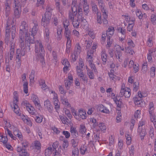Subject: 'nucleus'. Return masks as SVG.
<instances>
[{
	"label": "nucleus",
	"mask_w": 156,
	"mask_h": 156,
	"mask_svg": "<svg viewBox=\"0 0 156 156\" xmlns=\"http://www.w3.org/2000/svg\"><path fill=\"white\" fill-rule=\"evenodd\" d=\"M44 105L50 112H52L53 107L51 104L50 101L48 100H47L44 101Z\"/></svg>",
	"instance_id": "obj_16"
},
{
	"label": "nucleus",
	"mask_w": 156,
	"mask_h": 156,
	"mask_svg": "<svg viewBox=\"0 0 156 156\" xmlns=\"http://www.w3.org/2000/svg\"><path fill=\"white\" fill-rule=\"evenodd\" d=\"M97 20L98 23L101 24L102 23V20L101 13L97 14Z\"/></svg>",
	"instance_id": "obj_49"
},
{
	"label": "nucleus",
	"mask_w": 156,
	"mask_h": 156,
	"mask_svg": "<svg viewBox=\"0 0 156 156\" xmlns=\"http://www.w3.org/2000/svg\"><path fill=\"white\" fill-rule=\"evenodd\" d=\"M53 98L54 104L55 105V109L57 110L60 108V103L58 99V96L56 94H55Z\"/></svg>",
	"instance_id": "obj_11"
},
{
	"label": "nucleus",
	"mask_w": 156,
	"mask_h": 156,
	"mask_svg": "<svg viewBox=\"0 0 156 156\" xmlns=\"http://www.w3.org/2000/svg\"><path fill=\"white\" fill-rule=\"evenodd\" d=\"M35 51L36 60H40L42 65H44L45 64L44 58V50L41 41H36Z\"/></svg>",
	"instance_id": "obj_2"
},
{
	"label": "nucleus",
	"mask_w": 156,
	"mask_h": 156,
	"mask_svg": "<svg viewBox=\"0 0 156 156\" xmlns=\"http://www.w3.org/2000/svg\"><path fill=\"white\" fill-rule=\"evenodd\" d=\"M71 143L72 144L73 148L76 147L78 145V141L76 140L72 139L71 140Z\"/></svg>",
	"instance_id": "obj_48"
},
{
	"label": "nucleus",
	"mask_w": 156,
	"mask_h": 156,
	"mask_svg": "<svg viewBox=\"0 0 156 156\" xmlns=\"http://www.w3.org/2000/svg\"><path fill=\"white\" fill-rule=\"evenodd\" d=\"M61 100L62 104L66 106L69 107L70 104L69 103L68 99L66 98H65L61 96Z\"/></svg>",
	"instance_id": "obj_23"
},
{
	"label": "nucleus",
	"mask_w": 156,
	"mask_h": 156,
	"mask_svg": "<svg viewBox=\"0 0 156 156\" xmlns=\"http://www.w3.org/2000/svg\"><path fill=\"white\" fill-rule=\"evenodd\" d=\"M14 112L17 115L19 116L21 115V113L20 112V108H19L18 106L17 107V108H15V107H14Z\"/></svg>",
	"instance_id": "obj_59"
},
{
	"label": "nucleus",
	"mask_w": 156,
	"mask_h": 156,
	"mask_svg": "<svg viewBox=\"0 0 156 156\" xmlns=\"http://www.w3.org/2000/svg\"><path fill=\"white\" fill-rule=\"evenodd\" d=\"M114 34V27L109 28L107 30L106 35H112Z\"/></svg>",
	"instance_id": "obj_36"
},
{
	"label": "nucleus",
	"mask_w": 156,
	"mask_h": 156,
	"mask_svg": "<svg viewBox=\"0 0 156 156\" xmlns=\"http://www.w3.org/2000/svg\"><path fill=\"white\" fill-rule=\"evenodd\" d=\"M34 147L37 150H40L41 148V144L40 142L36 140L35 141L34 143Z\"/></svg>",
	"instance_id": "obj_37"
},
{
	"label": "nucleus",
	"mask_w": 156,
	"mask_h": 156,
	"mask_svg": "<svg viewBox=\"0 0 156 156\" xmlns=\"http://www.w3.org/2000/svg\"><path fill=\"white\" fill-rule=\"evenodd\" d=\"M78 115L83 119H85L86 118V114L84 110L80 109L79 110Z\"/></svg>",
	"instance_id": "obj_21"
},
{
	"label": "nucleus",
	"mask_w": 156,
	"mask_h": 156,
	"mask_svg": "<svg viewBox=\"0 0 156 156\" xmlns=\"http://www.w3.org/2000/svg\"><path fill=\"white\" fill-rule=\"evenodd\" d=\"M115 55L116 58L118 59H120V57L122 56V52L121 51L118 50V49L116 48L115 51Z\"/></svg>",
	"instance_id": "obj_33"
},
{
	"label": "nucleus",
	"mask_w": 156,
	"mask_h": 156,
	"mask_svg": "<svg viewBox=\"0 0 156 156\" xmlns=\"http://www.w3.org/2000/svg\"><path fill=\"white\" fill-rule=\"evenodd\" d=\"M20 28V32H21V31L23 32V33H24L25 34V42L27 44V46L29 47V50H30V45L28 44L29 40V34L28 33V25L25 21H23L22 22Z\"/></svg>",
	"instance_id": "obj_3"
},
{
	"label": "nucleus",
	"mask_w": 156,
	"mask_h": 156,
	"mask_svg": "<svg viewBox=\"0 0 156 156\" xmlns=\"http://www.w3.org/2000/svg\"><path fill=\"white\" fill-rule=\"evenodd\" d=\"M51 12H45L44 17L41 20V25L44 27L46 26L50 22L52 16Z\"/></svg>",
	"instance_id": "obj_5"
},
{
	"label": "nucleus",
	"mask_w": 156,
	"mask_h": 156,
	"mask_svg": "<svg viewBox=\"0 0 156 156\" xmlns=\"http://www.w3.org/2000/svg\"><path fill=\"white\" fill-rule=\"evenodd\" d=\"M6 129L8 134L13 140H15V139H14V138H15V137L13 135L11 131H10L9 129L7 128V127L6 128Z\"/></svg>",
	"instance_id": "obj_58"
},
{
	"label": "nucleus",
	"mask_w": 156,
	"mask_h": 156,
	"mask_svg": "<svg viewBox=\"0 0 156 156\" xmlns=\"http://www.w3.org/2000/svg\"><path fill=\"white\" fill-rule=\"evenodd\" d=\"M98 1V5L99 7H100L102 12L104 10L105 11H106V10L104 9L105 5L104 3L103 0H96Z\"/></svg>",
	"instance_id": "obj_25"
},
{
	"label": "nucleus",
	"mask_w": 156,
	"mask_h": 156,
	"mask_svg": "<svg viewBox=\"0 0 156 156\" xmlns=\"http://www.w3.org/2000/svg\"><path fill=\"white\" fill-rule=\"evenodd\" d=\"M54 152L52 151V147H48L45 151V156H50L52 152Z\"/></svg>",
	"instance_id": "obj_27"
},
{
	"label": "nucleus",
	"mask_w": 156,
	"mask_h": 156,
	"mask_svg": "<svg viewBox=\"0 0 156 156\" xmlns=\"http://www.w3.org/2000/svg\"><path fill=\"white\" fill-rule=\"evenodd\" d=\"M149 113L151 115V114L152 113L154 109V104L152 102H150L149 104Z\"/></svg>",
	"instance_id": "obj_39"
},
{
	"label": "nucleus",
	"mask_w": 156,
	"mask_h": 156,
	"mask_svg": "<svg viewBox=\"0 0 156 156\" xmlns=\"http://www.w3.org/2000/svg\"><path fill=\"white\" fill-rule=\"evenodd\" d=\"M70 131L72 135L74 138L77 137L78 136V133L75 128L71 127L70 129Z\"/></svg>",
	"instance_id": "obj_17"
},
{
	"label": "nucleus",
	"mask_w": 156,
	"mask_h": 156,
	"mask_svg": "<svg viewBox=\"0 0 156 156\" xmlns=\"http://www.w3.org/2000/svg\"><path fill=\"white\" fill-rule=\"evenodd\" d=\"M103 14L102 16L103 19L102 21L104 24H107L108 23V21L107 20L108 18V15L106 13V11H105L104 10L102 11Z\"/></svg>",
	"instance_id": "obj_20"
},
{
	"label": "nucleus",
	"mask_w": 156,
	"mask_h": 156,
	"mask_svg": "<svg viewBox=\"0 0 156 156\" xmlns=\"http://www.w3.org/2000/svg\"><path fill=\"white\" fill-rule=\"evenodd\" d=\"M37 26L38 24L37 22H36L34 23V26L32 29V35L29 36V40L28 43V45H30V44H34V36L36 34L38 30Z\"/></svg>",
	"instance_id": "obj_6"
},
{
	"label": "nucleus",
	"mask_w": 156,
	"mask_h": 156,
	"mask_svg": "<svg viewBox=\"0 0 156 156\" xmlns=\"http://www.w3.org/2000/svg\"><path fill=\"white\" fill-rule=\"evenodd\" d=\"M150 117L151 120L152 122H153L154 124H156V119L154 116L153 115L152 113L151 114V115L150 114Z\"/></svg>",
	"instance_id": "obj_61"
},
{
	"label": "nucleus",
	"mask_w": 156,
	"mask_h": 156,
	"mask_svg": "<svg viewBox=\"0 0 156 156\" xmlns=\"http://www.w3.org/2000/svg\"><path fill=\"white\" fill-rule=\"evenodd\" d=\"M151 21L153 24L156 23V16L152 15L151 17Z\"/></svg>",
	"instance_id": "obj_63"
},
{
	"label": "nucleus",
	"mask_w": 156,
	"mask_h": 156,
	"mask_svg": "<svg viewBox=\"0 0 156 156\" xmlns=\"http://www.w3.org/2000/svg\"><path fill=\"white\" fill-rule=\"evenodd\" d=\"M77 8V0H72L71 8Z\"/></svg>",
	"instance_id": "obj_51"
},
{
	"label": "nucleus",
	"mask_w": 156,
	"mask_h": 156,
	"mask_svg": "<svg viewBox=\"0 0 156 156\" xmlns=\"http://www.w3.org/2000/svg\"><path fill=\"white\" fill-rule=\"evenodd\" d=\"M35 71L32 70H31L29 78L30 81H34L35 77Z\"/></svg>",
	"instance_id": "obj_47"
},
{
	"label": "nucleus",
	"mask_w": 156,
	"mask_h": 156,
	"mask_svg": "<svg viewBox=\"0 0 156 156\" xmlns=\"http://www.w3.org/2000/svg\"><path fill=\"white\" fill-rule=\"evenodd\" d=\"M139 83L138 82H135L133 83V90L136 91L139 88Z\"/></svg>",
	"instance_id": "obj_55"
},
{
	"label": "nucleus",
	"mask_w": 156,
	"mask_h": 156,
	"mask_svg": "<svg viewBox=\"0 0 156 156\" xmlns=\"http://www.w3.org/2000/svg\"><path fill=\"white\" fill-rule=\"evenodd\" d=\"M63 24L65 29H68V26L69 25V21L66 18L64 19L63 22Z\"/></svg>",
	"instance_id": "obj_32"
},
{
	"label": "nucleus",
	"mask_w": 156,
	"mask_h": 156,
	"mask_svg": "<svg viewBox=\"0 0 156 156\" xmlns=\"http://www.w3.org/2000/svg\"><path fill=\"white\" fill-rule=\"evenodd\" d=\"M81 51V47L79 44H76L74 52L77 54H79Z\"/></svg>",
	"instance_id": "obj_30"
},
{
	"label": "nucleus",
	"mask_w": 156,
	"mask_h": 156,
	"mask_svg": "<svg viewBox=\"0 0 156 156\" xmlns=\"http://www.w3.org/2000/svg\"><path fill=\"white\" fill-rule=\"evenodd\" d=\"M137 132L140 135V136L141 140L144 139V137L146 134V130L144 128H141V127L138 126Z\"/></svg>",
	"instance_id": "obj_13"
},
{
	"label": "nucleus",
	"mask_w": 156,
	"mask_h": 156,
	"mask_svg": "<svg viewBox=\"0 0 156 156\" xmlns=\"http://www.w3.org/2000/svg\"><path fill=\"white\" fill-rule=\"evenodd\" d=\"M120 97L119 96H116V97L113 98L114 101L117 105V107L119 108L122 107L123 104L122 100L120 98Z\"/></svg>",
	"instance_id": "obj_10"
},
{
	"label": "nucleus",
	"mask_w": 156,
	"mask_h": 156,
	"mask_svg": "<svg viewBox=\"0 0 156 156\" xmlns=\"http://www.w3.org/2000/svg\"><path fill=\"white\" fill-rule=\"evenodd\" d=\"M72 156H77L79 154V150L78 148H73L72 151Z\"/></svg>",
	"instance_id": "obj_29"
},
{
	"label": "nucleus",
	"mask_w": 156,
	"mask_h": 156,
	"mask_svg": "<svg viewBox=\"0 0 156 156\" xmlns=\"http://www.w3.org/2000/svg\"><path fill=\"white\" fill-rule=\"evenodd\" d=\"M58 144L57 142H55L53 143L52 145V151H57L56 150V148L58 147Z\"/></svg>",
	"instance_id": "obj_54"
},
{
	"label": "nucleus",
	"mask_w": 156,
	"mask_h": 156,
	"mask_svg": "<svg viewBox=\"0 0 156 156\" xmlns=\"http://www.w3.org/2000/svg\"><path fill=\"white\" fill-rule=\"evenodd\" d=\"M24 35H25V34L23 33V32L21 31L19 32V42H24Z\"/></svg>",
	"instance_id": "obj_38"
},
{
	"label": "nucleus",
	"mask_w": 156,
	"mask_h": 156,
	"mask_svg": "<svg viewBox=\"0 0 156 156\" xmlns=\"http://www.w3.org/2000/svg\"><path fill=\"white\" fill-rule=\"evenodd\" d=\"M8 21H7L5 27V42L7 45L10 46L9 59L12 60L14 55V48L15 46V37L16 27L12 24V27Z\"/></svg>",
	"instance_id": "obj_1"
},
{
	"label": "nucleus",
	"mask_w": 156,
	"mask_h": 156,
	"mask_svg": "<svg viewBox=\"0 0 156 156\" xmlns=\"http://www.w3.org/2000/svg\"><path fill=\"white\" fill-rule=\"evenodd\" d=\"M20 52V49H18L16 50V63L20 65L21 62V57L23 56L22 55H21Z\"/></svg>",
	"instance_id": "obj_12"
},
{
	"label": "nucleus",
	"mask_w": 156,
	"mask_h": 156,
	"mask_svg": "<svg viewBox=\"0 0 156 156\" xmlns=\"http://www.w3.org/2000/svg\"><path fill=\"white\" fill-rule=\"evenodd\" d=\"M83 12L85 15L87 16L89 11V7L88 5L83 6Z\"/></svg>",
	"instance_id": "obj_44"
},
{
	"label": "nucleus",
	"mask_w": 156,
	"mask_h": 156,
	"mask_svg": "<svg viewBox=\"0 0 156 156\" xmlns=\"http://www.w3.org/2000/svg\"><path fill=\"white\" fill-rule=\"evenodd\" d=\"M81 19V18L77 17V19L75 18L74 20L71 21L72 22V24L75 28H79L80 22L81 20L82 21V19Z\"/></svg>",
	"instance_id": "obj_14"
},
{
	"label": "nucleus",
	"mask_w": 156,
	"mask_h": 156,
	"mask_svg": "<svg viewBox=\"0 0 156 156\" xmlns=\"http://www.w3.org/2000/svg\"><path fill=\"white\" fill-rule=\"evenodd\" d=\"M80 151L82 154L84 155L86 152H87V147L86 146L83 145L80 148Z\"/></svg>",
	"instance_id": "obj_28"
},
{
	"label": "nucleus",
	"mask_w": 156,
	"mask_h": 156,
	"mask_svg": "<svg viewBox=\"0 0 156 156\" xmlns=\"http://www.w3.org/2000/svg\"><path fill=\"white\" fill-rule=\"evenodd\" d=\"M64 35L67 39L66 44V52L69 53L70 49L71 47V41L70 40L71 32L69 28L65 29Z\"/></svg>",
	"instance_id": "obj_4"
},
{
	"label": "nucleus",
	"mask_w": 156,
	"mask_h": 156,
	"mask_svg": "<svg viewBox=\"0 0 156 156\" xmlns=\"http://www.w3.org/2000/svg\"><path fill=\"white\" fill-rule=\"evenodd\" d=\"M21 10L20 9H14V15L16 18H18L20 16Z\"/></svg>",
	"instance_id": "obj_22"
},
{
	"label": "nucleus",
	"mask_w": 156,
	"mask_h": 156,
	"mask_svg": "<svg viewBox=\"0 0 156 156\" xmlns=\"http://www.w3.org/2000/svg\"><path fill=\"white\" fill-rule=\"evenodd\" d=\"M77 13V8H71V11H69V18L71 21L75 19Z\"/></svg>",
	"instance_id": "obj_7"
},
{
	"label": "nucleus",
	"mask_w": 156,
	"mask_h": 156,
	"mask_svg": "<svg viewBox=\"0 0 156 156\" xmlns=\"http://www.w3.org/2000/svg\"><path fill=\"white\" fill-rule=\"evenodd\" d=\"M45 34L46 39L48 41L49 39V30L48 28H46L45 29Z\"/></svg>",
	"instance_id": "obj_42"
},
{
	"label": "nucleus",
	"mask_w": 156,
	"mask_h": 156,
	"mask_svg": "<svg viewBox=\"0 0 156 156\" xmlns=\"http://www.w3.org/2000/svg\"><path fill=\"white\" fill-rule=\"evenodd\" d=\"M98 126L99 130H101L102 131H103L104 132H105V130L106 127L104 123H99L98 125Z\"/></svg>",
	"instance_id": "obj_31"
},
{
	"label": "nucleus",
	"mask_w": 156,
	"mask_h": 156,
	"mask_svg": "<svg viewBox=\"0 0 156 156\" xmlns=\"http://www.w3.org/2000/svg\"><path fill=\"white\" fill-rule=\"evenodd\" d=\"M155 68L154 67H152L151 68L150 75L152 77H154L155 75Z\"/></svg>",
	"instance_id": "obj_41"
},
{
	"label": "nucleus",
	"mask_w": 156,
	"mask_h": 156,
	"mask_svg": "<svg viewBox=\"0 0 156 156\" xmlns=\"http://www.w3.org/2000/svg\"><path fill=\"white\" fill-rule=\"evenodd\" d=\"M11 4L5 3V13L6 17H8L10 13V5Z\"/></svg>",
	"instance_id": "obj_19"
},
{
	"label": "nucleus",
	"mask_w": 156,
	"mask_h": 156,
	"mask_svg": "<svg viewBox=\"0 0 156 156\" xmlns=\"http://www.w3.org/2000/svg\"><path fill=\"white\" fill-rule=\"evenodd\" d=\"M0 137L1 138V140L0 141L2 142L4 144H6L8 141V138L7 136H3L2 135H1Z\"/></svg>",
	"instance_id": "obj_45"
},
{
	"label": "nucleus",
	"mask_w": 156,
	"mask_h": 156,
	"mask_svg": "<svg viewBox=\"0 0 156 156\" xmlns=\"http://www.w3.org/2000/svg\"><path fill=\"white\" fill-rule=\"evenodd\" d=\"M131 90L128 87L126 88V90H122V92H120L119 96L121 97L123 96L126 98H129L131 95Z\"/></svg>",
	"instance_id": "obj_8"
},
{
	"label": "nucleus",
	"mask_w": 156,
	"mask_h": 156,
	"mask_svg": "<svg viewBox=\"0 0 156 156\" xmlns=\"http://www.w3.org/2000/svg\"><path fill=\"white\" fill-rule=\"evenodd\" d=\"M77 17H79V18H81L82 19V21L83 20V11L82 9L79 7L78 9H77Z\"/></svg>",
	"instance_id": "obj_24"
},
{
	"label": "nucleus",
	"mask_w": 156,
	"mask_h": 156,
	"mask_svg": "<svg viewBox=\"0 0 156 156\" xmlns=\"http://www.w3.org/2000/svg\"><path fill=\"white\" fill-rule=\"evenodd\" d=\"M153 45L152 38L150 37L148 38L147 41V45L149 47H151Z\"/></svg>",
	"instance_id": "obj_53"
},
{
	"label": "nucleus",
	"mask_w": 156,
	"mask_h": 156,
	"mask_svg": "<svg viewBox=\"0 0 156 156\" xmlns=\"http://www.w3.org/2000/svg\"><path fill=\"white\" fill-rule=\"evenodd\" d=\"M92 61L90 60L89 62L90 66L91 69L94 70V71L95 72L97 71V69L94 64L92 63Z\"/></svg>",
	"instance_id": "obj_46"
},
{
	"label": "nucleus",
	"mask_w": 156,
	"mask_h": 156,
	"mask_svg": "<svg viewBox=\"0 0 156 156\" xmlns=\"http://www.w3.org/2000/svg\"><path fill=\"white\" fill-rule=\"evenodd\" d=\"M64 82L65 86L67 90L69 89L72 83V82L69 80H65L64 81Z\"/></svg>",
	"instance_id": "obj_40"
},
{
	"label": "nucleus",
	"mask_w": 156,
	"mask_h": 156,
	"mask_svg": "<svg viewBox=\"0 0 156 156\" xmlns=\"http://www.w3.org/2000/svg\"><path fill=\"white\" fill-rule=\"evenodd\" d=\"M113 70H110V73L108 72V74L110 78L112 79V80L115 81L116 80L117 77L116 75L113 73Z\"/></svg>",
	"instance_id": "obj_26"
},
{
	"label": "nucleus",
	"mask_w": 156,
	"mask_h": 156,
	"mask_svg": "<svg viewBox=\"0 0 156 156\" xmlns=\"http://www.w3.org/2000/svg\"><path fill=\"white\" fill-rule=\"evenodd\" d=\"M136 14L137 16L138 17L139 19H141L142 18L143 15L140 11L137 10L136 12Z\"/></svg>",
	"instance_id": "obj_56"
},
{
	"label": "nucleus",
	"mask_w": 156,
	"mask_h": 156,
	"mask_svg": "<svg viewBox=\"0 0 156 156\" xmlns=\"http://www.w3.org/2000/svg\"><path fill=\"white\" fill-rule=\"evenodd\" d=\"M59 117L63 124H66L68 122L67 120H68V119L66 117H64L62 115H60Z\"/></svg>",
	"instance_id": "obj_50"
},
{
	"label": "nucleus",
	"mask_w": 156,
	"mask_h": 156,
	"mask_svg": "<svg viewBox=\"0 0 156 156\" xmlns=\"http://www.w3.org/2000/svg\"><path fill=\"white\" fill-rule=\"evenodd\" d=\"M126 143L128 145L130 144L131 143V138L129 135H127V136H126Z\"/></svg>",
	"instance_id": "obj_62"
},
{
	"label": "nucleus",
	"mask_w": 156,
	"mask_h": 156,
	"mask_svg": "<svg viewBox=\"0 0 156 156\" xmlns=\"http://www.w3.org/2000/svg\"><path fill=\"white\" fill-rule=\"evenodd\" d=\"M91 4L93 13L96 14L100 13L97 5L94 2H92Z\"/></svg>",
	"instance_id": "obj_18"
},
{
	"label": "nucleus",
	"mask_w": 156,
	"mask_h": 156,
	"mask_svg": "<svg viewBox=\"0 0 156 156\" xmlns=\"http://www.w3.org/2000/svg\"><path fill=\"white\" fill-rule=\"evenodd\" d=\"M26 109L32 115L34 114V112H33V109H34V108L31 105L30 106H27Z\"/></svg>",
	"instance_id": "obj_52"
},
{
	"label": "nucleus",
	"mask_w": 156,
	"mask_h": 156,
	"mask_svg": "<svg viewBox=\"0 0 156 156\" xmlns=\"http://www.w3.org/2000/svg\"><path fill=\"white\" fill-rule=\"evenodd\" d=\"M69 146V143L68 141L66 140H64L63 141V143L62 144V147L63 148L65 149L66 148H67L68 146Z\"/></svg>",
	"instance_id": "obj_57"
},
{
	"label": "nucleus",
	"mask_w": 156,
	"mask_h": 156,
	"mask_svg": "<svg viewBox=\"0 0 156 156\" xmlns=\"http://www.w3.org/2000/svg\"><path fill=\"white\" fill-rule=\"evenodd\" d=\"M107 56V54L106 53L105 51L103 50L101 52V56L103 64L104 65H105L106 63Z\"/></svg>",
	"instance_id": "obj_15"
},
{
	"label": "nucleus",
	"mask_w": 156,
	"mask_h": 156,
	"mask_svg": "<svg viewBox=\"0 0 156 156\" xmlns=\"http://www.w3.org/2000/svg\"><path fill=\"white\" fill-rule=\"evenodd\" d=\"M22 78L23 81V91L25 93L27 94V93L28 91V83L26 81V74L25 73H24L23 74Z\"/></svg>",
	"instance_id": "obj_9"
},
{
	"label": "nucleus",
	"mask_w": 156,
	"mask_h": 156,
	"mask_svg": "<svg viewBox=\"0 0 156 156\" xmlns=\"http://www.w3.org/2000/svg\"><path fill=\"white\" fill-rule=\"evenodd\" d=\"M86 131L85 126L83 125H80L79 132L82 134H84Z\"/></svg>",
	"instance_id": "obj_43"
},
{
	"label": "nucleus",
	"mask_w": 156,
	"mask_h": 156,
	"mask_svg": "<svg viewBox=\"0 0 156 156\" xmlns=\"http://www.w3.org/2000/svg\"><path fill=\"white\" fill-rule=\"evenodd\" d=\"M13 6L14 9H20V5L18 0H14V1Z\"/></svg>",
	"instance_id": "obj_35"
},
{
	"label": "nucleus",
	"mask_w": 156,
	"mask_h": 156,
	"mask_svg": "<svg viewBox=\"0 0 156 156\" xmlns=\"http://www.w3.org/2000/svg\"><path fill=\"white\" fill-rule=\"evenodd\" d=\"M17 151L18 152H20L22 155L24 154V153H26V152H27L26 149H24L23 148H22L21 147H17Z\"/></svg>",
	"instance_id": "obj_34"
},
{
	"label": "nucleus",
	"mask_w": 156,
	"mask_h": 156,
	"mask_svg": "<svg viewBox=\"0 0 156 156\" xmlns=\"http://www.w3.org/2000/svg\"><path fill=\"white\" fill-rule=\"evenodd\" d=\"M149 51L151 52V54L153 57L156 56V48L151 49L149 50Z\"/></svg>",
	"instance_id": "obj_64"
},
{
	"label": "nucleus",
	"mask_w": 156,
	"mask_h": 156,
	"mask_svg": "<svg viewBox=\"0 0 156 156\" xmlns=\"http://www.w3.org/2000/svg\"><path fill=\"white\" fill-rule=\"evenodd\" d=\"M62 134L65 136L66 138H69L70 136V134L67 131H63Z\"/></svg>",
	"instance_id": "obj_60"
}]
</instances>
